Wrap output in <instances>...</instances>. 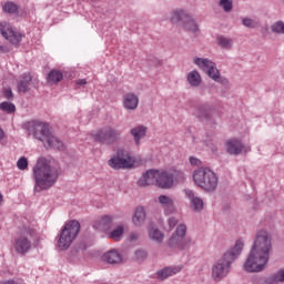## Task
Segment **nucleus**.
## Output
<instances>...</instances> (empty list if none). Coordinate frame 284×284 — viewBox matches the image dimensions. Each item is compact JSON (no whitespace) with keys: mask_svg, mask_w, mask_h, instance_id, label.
<instances>
[{"mask_svg":"<svg viewBox=\"0 0 284 284\" xmlns=\"http://www.w3.org/2000/svg\"><path fill=\"white\" fill-rule=\"evenodd\" d=\"M102 261H104V263H109L110 265H116L121 263L123 258L121 257V254H119L116 250H111L103 254Z\"/></svg>","mask_w":284,"mask_h":284,"instance_id":"23","label":"nucleus"},{"mask_svg":"<svg viewBox=\"0 0 284 284\" xmlns=\"http://www.w3.org/2000/svg\"><path fill=\"white\" fill-rule=\"evenodd\" d=\"M135 258L136 261H145L148 258V253L143 250L135 251Z\"/></svg>","mask_w":284,"mask_h":284,"instance_id":"41","label":"nucleus"},{"mask_svg":"<svg viewBox=\"0 0 284 284\" xmlns=\"http://www.w3.org/2000/svg\"><path fill=\"white\" fill-rule=\"evenodd\" d=\"M132 221L138 227L145 223V209H143V206L135 209Z\"/></svg>","mask_w":284,"mask_h":284,"instance_id":"26","label":"nucleus"},{"mask_svg":"<svg viewBox=\"0 0 284 284\" xmlns=\"http://www.w3.org/2000/svg\"><path fill=\"white\" fill-rule=\"evenodd\" d=\"M17 166L19 170H28V159L22 156L18 160Z\"/></svg>","mask_w":284,"mask_h":284,"instance_id":"38","label":"nucleus"},{"mask_svg":"<svg viewBox=\"0 0 284 284\" xmlns=\"http://www.w3.org/2000/svg\"><path fill=\"white\" fill-rule=\"evenodd\" d=\"M109 165L112 170H130L134 168V161L130 155V151L119 149L116 155L109 160Z\"/></svg>","mask_w":284,"mask_h":284,"instance_id":"11","label":"nucleus"},{"mask_svg":"<svg viewBox=\"0 0 284 284\" xmlns=\"http://www.w3.org/2000/svg\"><path fill=\"white\" fill-rule=\"evenodd\" d=\"M0 32L7 41H10L12 45H19L23 36L21 33L13 31L12 26L8 22H0Z\"/></svg>","mask_w":284,"mask_h":284,"instance_id":"13","label":"nucleus"},{"mask_svg":"<svg viewBox=\"0 0 284 284\" xmlns=\"http://www.w3.org/2000/svg\"><path fill=\"white\" fill-rule=\"evenodd\" d=\"M275 281L278 283H284V268L278 270L273 274Z\"/></svg>","mask_w":284,"mask_h":284,"instance_id":"39","label":"nucleus"},{"mask_svg":"<svg viewBox=\"0 0 284 284\" xmlns=\"http://www.w3.org/2000/svg\"><path fill=\"white\" fill-rule=\"evenodd\" d=\"M33 178L36 187H39V190H50L57 183V179H59V171L50 165L48 159L40 158L33 166Z\"/></svg>","mask_w":284,"mask_h":284,"instance_id":"2","label":"nucleus"},{"mask_svg":"<svg viewBox=\"0 0 284 284\" xmlns=\"http://www.w3.org/2000/svg\"><path fill=\"white\" fill-rule=\"evenodd\" d=\"M179 272H181V267L168 266L156 272V278L159 281H165V278H170V276H174V274H179Z\"/></svg>","mask_w":284,"mask_h":284,"instance_id":"22","label":"nucleus"},{"mask_svg":"<svg viewBox=\"0 0 284 284\" xmlns=\"http://www.w3.org/2000/svg\"><path fill=\"white\" fill-rule=\"evenodd\" d=\"M170 21L171 23L181 26L185 32H199V23H196V20L183 9L172 10Z\"/></svg>","mask_w":284,"mask_h":284,"instance_id":"7","label":"nucleus"},{"mask_svg":"<svg viewBox=\"0 0 284 284\" xmlns=\"http://www.w3.org/2000/svg\"><path fill=\"white\" fill-rule=\"evenodd\" d=\"M184 194L187 196V199L191 202V210H193V212H202L203 199L195 196L194 191L190 189L184 190Z\"/></svg>","mask_w":284,"mask_h":284,"instance_id":"16","label":"nucleus"},{"mask_svg":"<svg viewBox=\"0 0 284 284\" xmlns=\"http://www.w3.org/2000/svg\"><path fill=\"white\" fill-rule=\"evenodd\" d=\"M156 179H159V170L151 169L142 175L141 180H139V185H156Z\"/></svg>","mask_w":284,"mask_h":284,"instance_id":"17","label":"nucleus"},{"mask_svg":"<svg viewBox=\"0 0 284 284\" xmlns=\"http://www.w3.org/2000/svg\"><path fill=\"white\" fill-rule=\"evenodd\" d=\"M242 23L243 26H245V28H251V29H254L258 26L256 21L252 20L251 18H243Z\"/></svg>","mask_w":284,"mask_h":284,"instance_id":"37","label":"nucleus"},{"mask_svg":"<svg viewBox=\"0 0 284 284\" xmlns=\"http://www.w3.org/2000/svg\"><path fill=\"white\" fill-rule=\"evenodd\" d=\"M217 43H219V45H221V48H225L226 50H230V48H232L234 41H232V39H230V38L220 36L217 38Z\"/></svg>","mask_w":284,"mask_h":284,"instance_id":"33","label":"nucleus"},{"mask_svg":"<svg viewBox=\"0 0 284 284\" xmlns=\"http://www.w3.org/2000/svg\"><path fill=\"white\" fill-rule=\"evenodd\" d=\"M124 227L123 225L118 226L115 230H113L110 233V239H114V241H119V239H121V236H123V232H124Z\"/></svg>","mask_w":284,"mask_h":284,"instance_id":"35","label":"nucleus"},{"mask_svg":"<svg viewBox=\"0 0 284 284\" xmlns=\"http://www.w3.org/2000/svg\"><path fill=\"white\" fill-rule=\"evenodd\" d=\"M37 234V230L34 229H24L20 235L14 239L13 250L20 256H26L30 250H32V239Z\"/></svg>","mask_w":284,"mask_h":284,"instance_id":"9","label":"nucleus"},{"mask_svg":"<svg viewBox=\"0 0 284 284\" xmlns=\"http://www.w3.org/2000/svg\"><path fill=\"white\" fill-rule=\"evenodd\" d=\"M243 247H245L243 240H237L234 247L224 253L223 256L212 266V278H214L216 282L223 281V278L230 274L232 263H234L236 258L241 256Z\"/></svg>","mask_w":284,"mask_h":284,"instance_id":"3","label":"nucleus"},{"mask_svg":"<svg viewBox=\"0 0 284 284\" xmlns=\"http://www.w3.org/2000/svg\"><path fill=\"white\" fill-rule=\"evenodd\" d=\"M179 225V220L176 217H170L169 219V226L171 230H174Z\"/></svg>","mask_w":284,"mask_h":284,"instance_id":"43","label":"nucleus"},{"mask_svg":"<svg viewBox=\"0 0 284 284\" xmlns=\"http://www.w3.org/2000/svg\"><path fill=\"white\" fill-rule=\"evenodd\" d=\"M193 181L205 192H214L219 187V176L210 169L200 168L193 172Z\"/></svg>","mask_w":284,"mask_h":284,"instance_id":"5","label":"nucleus"},{"mask_svg":"<svg viewBox=\"0 0 284 284\" xmlns=\"http://www.w3.org/2000/svg\"><path fill=\"white\" fill-rule=\"evenodd\" d=\"M28 130L29 132H33L34 139L43 143V146L45 148V150H50V149L60 150V151L65 150L63 142L59 140V138H57L54 133L50 131V126L47 123H43V122L29 123Z\"/></svg>","mask_w":284,"mask_h":284,"instance_id":"4","label":"nucleus"},{"mask_svg":"<svg viewBox=\"0 0 284 284\" xmlns=\"http://www.w3.org/2000/svg\"><path fill=\"white\" fill-rule=\"evenodd\" d=\"M190 163L191 165H201V160L192 156L190 158Z\"/></svg>","mask_w":284,"mask_h":284,"instance_id":"44","label":"nucleus"},{"mask_svg":"<svg viewBox=\"0 0 284 284\" xmlns=\"http://www.w3.org/2000/svg\"><path fill=\"white\" fill-rule=\"evenodd\" d=\"M3 97H4V99H8L9 101L14 99V94L12 93V89H4L3 90Z\"/></svg>","mask_w":284,"mask_h":284,"instance_id":"42","label":"nucleus"},{"mask_svg":"<svg viewBox=\"0 0 284 284\" xmlns=\"http://www.w3.org/2000/svg\"><path fill=\"white\" fill-rule=\"evenodd\" d=\"M272 250V235L265 230L258 231L255 234L253 245L244 263V271L250 273L263 272L267 263H270Z\"/></svg>","mask_w":284,"mask_h":284,"instance_id":"1","label":"nucleus"},{"mask_svg":"<svg viewBox=\"0 0 284 284\" xmlns=\"http://www.w3.org/2000/svg\"><path fill=\"white\" fill-rule=\"evenodd\" d=\"M148 61L151 65H154L155 68H159L161 65H163V60H159L158 58L155 57H149L148 58Z\"/></svg>","mask_w":284,"mask_h":284,"instance_id":"40","label":"nucleus"},{"mask_svg":"<svg viewBox=\"0 0 284 284\" xmlns=\"http://www.w3.org/2000/svg\"><path fill=\"white\" fill-rule=\"evenodd\" d=\"M95 230H101L102 232H108L112 227V216L103 215L98 223L93 224Z\"/></svg>","mask_w":284,"mask_h":284,"instance_id":"25","label":"nucleus"},{"mask_svg":"<svg viewBox=\"0 0 284 284\" xmlns=\"http://www.w3.org/2000/svg\"><path fill=\"white\" fill-rule=\"evenodd\" d=\"M159 203L164 210V214L170 215L176 212V206L174 205V200L168 195H160Z\"/></svg>","mask_w":284,"mask_h":284,"instance_id":"18","label":"nucleus"},{"mask_svg":"<svg viewBox=\"0 0 284 284\" xmlns=\"http://www.w3.org/2000/svg\"><path fill=\"white\" fill-rule=\"evenodd\" d=\"M130 241L134 242V241H139V233H131L130 234Z\"/></svg>","mask_w":284,"mask_h":284,"instance_id":"48","label":"nucleus"},{"mask_svg":"<svg viewBox=\"0 0 284 284\" xmlns=\"http://www.w3.org/2000/svg\"><path fill=\"white\" fill-rule=\"evenodd\" d=\"M193 62L195 65H197V68H200V70H203V72L207 73L210 79H213V81H216V83H223L221 72L216 68V63H214L212 60L207 58H195Z\"/></svg>","mask_w":284,"mask_h":284,"instance_id":"12","label":"nucleus"},{"mask_svg":"<svg viewBox=\"0 0 284 284\" xmlns=\"http://www.w3.org/2000/svg\"><path fill=\"white\" fill-rule=\"evenodd\" d=\"M122 134L123 130L109 125L98 130L93 139L95 143H101V145H114L121 141Z\"/></svg>","mask_w":284,"mask_h":284,"instance_id":"8","label":"nucleus"},{"mask_svg":"<svg viewBox=\"0 0 284 284\" xmlns=\"http://www.w3.org/2000/svg\"><path fill=\"white\" fill-rule=\"evenodd\" d=\"M8 52H10V48L6 45H0V54H6Z\"/></svg>","mask_w":284,"mask_h":284,"instance_id":"47","label":"nucleus"},{"mask_svg":"<svg viewBox=\"0 0 284 284\" xmlns=\"http://www.w3.org/2000/svg\"><path fill=\"white\" fill-rule=\"evenodd\" d=\"M265 284H278V282L276 278H274V275H272L271 277L266 278Z\"/></svg>","mask_w":284,"mask_h":284,"instance_id":"45","label":"nucleus"},{"mask_svg":"<svg viewBox=\"0 0 284 284\" xmlns=\"http://www.w3.org/2000/svg\"><path fill=\"white\" fill-rule=\"evenodd\" d=\"M48 83H59L63 81V72L59 70H51L47 77Z\"/></svg>","mask_w":284,"mask_h":284,"instance_id":"28","label":"nucleus"},{"mask_svg":"<svg viewBox=\"0 0 284 284\" xmlns=\"http://www.w3.org/2000/svg\"><path fill=\"white\" fill-rule=\"evenodd\" d=\"M131 136H133V141L135 145H141V139H145V134H148V128L144 125H138L130 130Z\"/></svg>","mask_w":284,"mask_h":284,"instance_id":"20","label":"nucleus"},{"mask_svg":"<svg viewBox=\"0 0 284 284\" xmlns=\"http://www.w3.org/2000/svg\"><path fill=\"white\" fill-rule=\"evenodd\" d=\"M272 32H275V34H284V22L277 21L271 26Z\"/></svg>","mask_w":284,"mask_h":284,"instance_id":"34","label":"nucleus"},{"mask_svg":"<svg viewBox=\"0 0 284 284\" xmlns=\"http://www.w3.org/2000/svg\"><path fill=\"white\" fill-rule=\"evenodd\" d=\"M201 73H199V71H191L187 74V82L190 83V85H192V88H199V85H201Z\"/></svg>","mask_w":284,"mask_h":284,"instance_id":"27","label":"nucleus"},{"mask_svg":"<svg viewBox=\"0 0 284 284\" xmlns=\"http://www.w3.org/2000/svg\"><path fill=\"white\" fill-rule=\"evenodd\" d=\"M32 83V75L23 73L18 80V92H30V84Z\"/></svg>","mask_w":284,"mask_h":284,"instance_id":"21","label":"nucleus"},{"mask_svg":"<svg viewBox=\"0 0 284 284\" xmlns=\"http://www.w3.org/2000/svg\"><path fill=\"white\" fill-rule=\"evenodd\" d=\"M156 185L158 187H162V190H170V187L174 185L172 173L170 171L159 172L156 178Z\"/></svg>","mask_w":284,"mask_h":284,"instance_id":"14","label":"nucleus"},{"mask_svg":"<svg viewBox=\"0 0 284 284\" xmlns=\"http://www.w3.org/2000/svg\"><path fill=\"white\" fill-rule=\"evenodd\" d=\"M186 232L187 226H185V224H180L169 240V247H171V250H187L192 240L185 237Z\"/></svg>","mask_w":284,"mask_h":284,"instance_id":"10","label":"nucleus"},{"mask_svg":"<svg viewBox=\"0 0 284 284\" xmlns=\"http://www.w3.org/2000/svg\"><path fill=\"white\" fill-rule=\"evenodd\" d=\"M1 112H7V114H14L17 112V106L12 102L4 101L0 103Z\"/></svg>","mask_w":284,"mask_h":284,"instance_id":"30","label":"nucleus"},{"mask_svg":"<svg viewBox=\"0 0 284 284\" xmlns=\"http://www.w3.org/2000/svg\"><path fill=\"white\" fill-rule=\"evenodd\" d=\"M4 136H6V132H3V129L0 128V141H2Z\"/></svg>","mask_w":284,"mask_h":284,"instance_id":"49","label":"nucleus"},{"mask_svg":"<svg viewBox=\"0 0 284 284\" xmlns=\"http://www.w3.org/2000/svg\"><path fill=\"white\" fill-rule=\"evenodd\" d=\"M226 152L231 156H239L243 152V142L236 139L229 140L225 144Z\"/></svg>","mask_w":284,"mask_h":284,"instance_id":"15","label":"nucleus"},{"mask_svg":"<svg viewBox=\"0 0 284 284\" xmlns=\"http://www.w3.org/2000/svg\"><path fill=\"white\" fill-rule=\"evenodd\" d=\"M122 103L125 110H136L139 108V95L126 93L123 95Z\"/></svg>","mask_w":284,"mask_h":284,"instance_id":"19","label":"nucleus"},{"mask_svg":"<svg viewBox=\"0 0 284 284\" xmlns=\"http://www.w3.org/2000/svg\"><path fill=\"white\" fill-rule=\"evenodd\" d=\"M75 84L79 87L81 85H88V81L85 79H80L75 81Z\"/></svg>","mask_w":284,"mask_h":284,"instance_id":"46","label":"nucleus"},{"mask_svg":"<svg viewBox=\"0 0 284 284\" xmlns=\"http://www.w3.org/2000/svg\"><path fill=\"white\" fill-rule=\"evenodd\" d=\"M171 179L173 183H183L185 181V173L179 170H171Z\"/></svg>","mask_w":284,"mask_h":284,"instance_id":"31","label":"nucleus"},{"mask_svg":"<svg viewBox=\"0 0 284 284\" xmlns=\"http://www.w3.org/2000/svg\"><path fill=\"white\" fill-rule=\"evenodd\" d=\"M2 11L7 14H17L19 12V6L12 1H7L2 6Z\"/></svg>","mask_w":284,"mask_h":284,"instance_id":"29","label":"nucleus"},{"mask_svg":"<svg viewBox=\"0 0 284 284\" xmlns=\"http://www.w3.org/2000/svg\"><path fill=\"white\" fill-rule=\"evenodd\" d=\"M195 116H197V119H205L206 121H210L212 119V105H199L195 111Z\"/></svg>","mask_w":284,"mask_h":284,"instance_id":"24","label":"nucleus"},{"mask_svg":"<svg viewBox=\"0 0 284 284\" xmlns=\"http://www.w3.org/2000/svg\"><path fill=\"white\" fill-rule=\"evenodd\" d=\"M0 284H19V283L14 282V280H9V281L0 283Z\"/></svg>","mask_w":284,"mask_h":284,"instance_id":"50","label":"nucleus"},{"mask_svg":"<svg viewBox=\"0 0 284 284\" xmlns=\"http://www.w3.org/2000/svg\"><path fill=\"white\" fill-rule=\"evenodd\" d=\"M149 236L152 241H156V243H163V233L159 229H150Z\"/></svg>","mask_w":284,"mask_h":284,"instance_id":"32","label":"nucleus"},{"mask_svg":"<svg viewBox=\"0 0 284 284\" xmlns=\"http://www.w3.org/2000/svg\"><path fill=\"white\" fill-rule=\"evenodd\" d=\"M220 6L224 12H232V8H234L232 0H220Z\"/></svg>","mask_w":284,"mask_h":284,"instance_id":"36","label":"nucleus"},{"mask_svg":"<svg viewBox=\"0 0 284 284\" xmlns=\"http://www.w3.org/2000/svg\"><path fill=\"white\" fill-rule=\"evenodd\" d=\"M79 232H81V223L79 221L71 220L64 224L57 243L59 250H68L74 243L77 236H79Z\"/></svg>","mask_w":284,"mask_h":284,"instance_id":"6","label":"nucleus"}]
</instances>
